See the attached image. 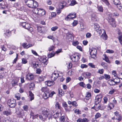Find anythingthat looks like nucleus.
Instances as JSON below:
<instances>
[{"instance_id": "28", "label": "nucleus", "mask_w": 122, "mask_h": 122, "mask_svg": "<svg viewBox=\"0 0 122 122\" xmlns=\"http://www.w3.org/2000/svg\"><path fill=\"white\" fill-rule=\"evenodd\" d=\"M103 56L104 57V58H103V60H105V61L107 63H110V62L109 60V59L106 55V54H104Z\"/></svg>"}, {"instance_id": "50", "label": "nucleus", "mask_w": 122, "mask_h": 122, "mask_svg": "<svg viewBox=\"0 0 122 122\" xmlns=\"http://www.w3.org/2000/svg\"><path fill=\"white\" fill-rule=\"evenodd\" d=\"M114 107V105L112 103H110L109 104L108 107V108H109L110 109H111L113 108Z\"/></svg>"}, {"instance_id": "34", "label": "nucleus", "mask_w": 122, "mask_h": 122, "mask_svg": "<svg viewBox=\"0 0 122 122\" xmlns=\"http://www.w3.org/2000/svg\"><path fill=\"white\" fill-rule=\"evenodd\" d=\"M77 4V3L75 0H72L70 4L71 6H73Z\"/></svg>"}, {"instance_id": "53", "label": "nucleus", "mask_w": 122, "mask_h": 122, "mask_svg": "<svg viewBox=\"0 0 122 122\" xmlns=\"http://www.w3.org/2000/svg\"><path fill=\"white\" fill-rule=\"evenodd\" d=\"M104 70L103 69H99L98 71V73L100 74H102L103 73Z\"/></svg>"}, {"instance_id": "25", "label": "nucleus", "mask_w": 122, "mask_h": 122, "mask_svg": "<svg viewBox=\"0 0 122 122\" xmlns=\"http://www.w3.org/2000/svg\"><path fill=\"white\" fill-rule=\"evenodd\" d=\"M43 97L45 99H46L50 97V93L49 91L47 92L44 93L43 94Z\"/></svg>"}, {"instance_id": "56", "label": "nucleus", "mask_w": 122, "mask_h": 122, "mask_svg": "<svg viewBox=\"0 0 122 122\" xmlns=\"http://www.w3.org/2000/svg\"><path fill=\"white\" fill-rule=\"evenodd\" d=\"M55 54V53H52L48 55V57L50 58H51L54 56Z\"/></svg>"}, {"instance_id": "59", "label": "nucleus", "mask_w": 122, "mask_h": 122, "mask_svg": "<svg viewBox=\"0 0 122 122\" xmlns=\"http://www.w3.org/2000/svg\"><path fill=\"white\" fill-rule=\"evenodd\" d=\"M65 119V117L64 116H61L60 119V120L61 121H64Z\"/></svg>"}, {"instance_id": "22", "label": "nucleus", "mask_w": 122, "mask_h": 122, "mask_svg": "<svg viewBox=\"0 0 122 122\" xmlns=\"http://www.w3.org/2000/svg\"><path fill=\"white\" fill-rule=\"evenodd\" d=\"M16 113L17 114L20 115L21 117H22L25 115L24 112L23 110H21L19 112H17Z\"/></svg>"}, {"instance_id": "63", "label": "nucleus", "mask_w": 122, "mask_h": 122, "mask_svg": "<svg viewBox=\"0 0 122 122\" xmlns=\"http://www.w3.org/2000/svg\"><path fill=\"white\" fill-rule=\"evenodd\" d=\"M22 62L23 64H25L27 62V60L23 58L22 59Z\"/></svg>"}, {"instance_id": "48", "label": "nucleus", "mask_w": 122, "mask_h": 122, "mask_svg": "<svg viewBox=\"0 0 122 122\" xmlns=\"http://www.w3.org/2000/svg\"><path fill=\"white\" fill-rule=\"evenodd\" d=\"M101 65L104 68H107V65L106 63L102 62V63Z\"/></svg>"}, {"instance_id": "52", "label": "nucleus", "mask_w": 122, "mask_h": 122, "mask_svg": "<svg viewBox=\"0 0 122 122\" xmlns=\"http://www.w3.org/2000/svg\"><path fill=\"white\" fill-rule=\"evenodd\" d=\"M79 42L77 41H73L72 42V45L74 46H76L79 44Z\"/></svg>"}, {"instance_id": "41", "label": "nucleus", "mask_w": 122, "mask_h": 122, "mask_svg": "<svg viewBox=\"0 0 122 122\" xmlns=\"http://www.w3.org/2000/svg\"><path fill=\"white\" fill-rule=\"evenodd\" d=\"M98 10L100 12H103V8L101 6H98L97 7Z\"/></svg>"}, {"instance_id": "51", "label": "nucleus", "mask_w": 122, "mask_h": 122, "mask_svg": "<svg viewBox=\"0 0 122 122\" xmlns=\"http://www.w3.org/2000/svg\"><path fill=\"white\" fill-rule=\"evenodd\" d=\"M26 23L25 22H23L20 23V25L22 26L23 28H24L25 27V25Z\"/></svg>"}, {"instance_id": "1", "label": "nucleus", "mask_w": 122, "mask_h": 122, "mask_svg": "<svg viewBox=\"0 0 122 122\" xmlns=\"http://www.w3.org/2000/svg\"><path fill=\"white\" fill-rule=\"evenodd\" d=\"M41 110L42 112V115L39 116V117L43 121L46 120L47 118L49 120L53 116L54 118H56L61 115V113H58L53 110L50 112L49 109L44 107H42Z\"/></svg>"}, {"instance_id": "39", "label": "nucleus", "mask_w": 122, "mask_h": 122, "mask_svg": "<svg viewBox=\"0 0 122 122\" xmlns=\"http://www.w3.org/2000/svg\"><path fill=\"white\" fill-rule=\"evenodd\" d=\"M47 63V61L45 59H44L43 60L42 62V64L43 65H44L45 66H46Z\"/></svg>"}, {"instance_id": "29", "label": "nucleus", "mask_w": 122, "mask_h": 122, "mask_svg": "<svg viewBox=\"0 0 122 122\" xmlns=\"http://www.w3.org/2000/svg\"><path fill=\"white\" fill-rule=\"evenodd\" d=\"M41 91L42 92H44V93L48 92L49 91V89L46 87H43L41 88Z\"/></svg>"}, {"instance_id": "27", "label": "nucleus", "mask_w": 122, "mask_h": 122, "mask_svg": "<svg viewBox=\"0 0 122 122\" xmlns=\"http://www.w3.org/2000/svg\"><path fill=\"white\" fill-rule=\"evenodd\" d=\"M87 119L85 118L83 119H79L77 120V122H87Z\"/></svg>"}, {"instance_id": "20", "label": "nucleus", "mask_w": 122, "mask_h": 122, "mask_svg": "<svg viewBox=\"0 0 122 122\" xmlns=\"http://www.w3.org/2000/svg\"><path fill=\"white\" fill-rule=\"evenodd\" d=\"M118 34L119 35L118 39L120 44L122 45V33L121 32H119Z\"/></svg>"}, {"instance_id": "8", "label": "nucleus", "mask_w": 122, "mask_h": 122, "mask_svg": "<svg viewBox=\"0 0 122 122\" xmlns=\"http://www.w3.org/2000/svg\"><path fill=\"white\" fill-rule=\"evenodd\" d=\"M80 57L81 56L79 54H76L71 56L70 58L73 61L77 62L78 61Z\"/></svg>"}, {"instance_id": "54", "label": "nucleus", "mask_w": 122, "mask_h": 122, "mask_svg": "<svg viewBox=\"0 0 122 122\" xmlns=\"http://www.w3.org/2000/svg\"><path fill=\"white\" fill-rule=\"evenodd\" d=\"M100 114L99 113H97L95 115V118L96 119L97 118L100 117Z\"/></svg>"}, {"instance_id": "47", "label": "nucleus", "mask_w": 122, "mask_h": 122, "mask_svg": "<svg viewBox=\"0 0 122 122\" xmlns=\"http://www.w3.org/2000/svg\"><path fill=\"white\" fill-rule=\"evenodd\" d=\"M15 97L17 98V100H19L20 98V94L19 93L16 94L15 96Z\"/></svg>"}, {"instance_id": "36", "label": "nucleus", "mask_w": 122, "mask_h": 122, "mask_svg": "<svg viewBox=\"0 0 122 122\" xmlns=\"http://www.w3.org/2000/svg\"><path fill=\"white\" fill-rule=\"evenodd\" d=\"M11 34V32L9 30H7L6 31L5 33V35L7 36H9Z\"/></svg>"}, {"instance_id": "61", "label": "nucleus", "mask_w": 122, "mask_h": 122, "mask_svg": "<svg viewBox=\"0 0 122 122\" xmlns=\"http://www.w3.org/2000/svg\"><path fill=\"white\" fill-rule=\"evenodd\" d=\"M31 51L32 53L35 55L36 56H38V55L37 53L35 51L33 50H31Z\"/></svg>"}, {"instance_id": "12", "label": "nucleus", "mask_w": 122, "mask_h": 122, "mask_svg": "<svg viewBox=\"0 0 122 122\" xmlns=\"http://www.w3.org/2000/svg\"><path fill=\"white\" fill-rule=\"evenodd\" d=\"M58 73L54 72L52 74V76H51V79L52 81H55L56 80V79L58 77Z\"/></svg>"}, {"instance_id": "23", "label": "nucleus", "mask_w": 122, "mask_h": 122, "mask_svg": "<svg viewBox=\"0 0 122 122\" xmlns=\"http://www.w3.org/2000/svg\"><path fill=\"white\" fill-rule=\"evenodd\" d=\"M45 84L48 86H51L54 84V82L53 81H47L45 82Z\"/></svg>"}, {"instance_id": "43", "label": "nucleus", "mask_w": 122, "mask_h": 122, "mask_svg": "<svg viewBox=\"0 0 122 122\" xmlns=\"http://www.w3.org/2000/svg\"><path fill=\"white\" fill-rule=\"evenodd\" d=\"M78 23V22L77 20H74L72 23V25L73 26H75Z\"/></svg>"}, {"instance_id": "46", "label": "nucleus", "mask_w": 122, "mask_h": 122, "mask_svg": "<svg viewBox=\"0 0 122 122\" xmlns=\"http://www.w3.org/2000/svg\"><path fill=\"white\" fill-rule=\"evenodd\" d=\"M35 87V84L33 83H31L29 86V87L30 89L33 88Z\"/></svg>"}, {"instance_id": "31", "label": "nucleus", "mask_w": 122, "mask_h": 122, "mask_svg": "<svg viewBox=\"0 0 122 122\" xmlns=\"http://www.w3.org/2000/svg\"><path fill=\"white\" fill-rule=\"evenodd\" d=\"M55 108L56 109H60L61 107L59 103L57 102L55 104Z\"/></svg>"}, {"instance_id": "58", "label": "nucleus", "mask_w": 122, "mask_h": 122, "mask_svg": "<svg viewBox=\"0 0 122 122\" xmlns=\"http://www.w3.org/2000/svg\"><path fill=\"white\" fill-rule=\"evenodd\" d=\"M72 105L73 106L76 107L77 106L76 102L75 101H73L72 102Z\"/></svg>"}, {"instance_id": "3", "label": "nucleus", "mask_w": 122, "mask_h": 122, "mask_svg": "<svg viewBox=\"0 0 122 122\" xmlns=\"http://www.w3.org/2000/svg\"><path fill=\"white\" fill-rule=\"evenodd\" d=\"M112 14H111L108 15V21L112 26L115 27L116 26V22L115 20L112 17Z\"/></svg>"}, {"instance_id": "4", "label": "nucleus", "mask_w": 122, "mask_h": 122, "mask_svg": "<svg viewBox=\"0 0 122 122\" xmlns=\"http://www.w3.org/2000/svg\"><path fill=\"white\" fill-rule=\"evenodd\" d=\"M112 14H111L108 15V21L112 26L115 27L116 26V22L115 20L112 17Z\"/></svg>"}, {"instance_id": "40", "label": "nucleus", "mask_w": 122, "mask_h": 122, "mask_svg": "<svg viewBox=\"0 0 122 122\" xmlns=\"http://www.w3.org/2000/svg\"><path fill=\"white\" fill-rule=\"evenodd\" d=\"M101 100V99L98 97H96L95 100V103L97 102V103H99Z\"/></svg>"}, {"instance_id": "19", "label": "nucleus", "mask_w": 122, "mask_h": 122, "mask_svg": "<svg viewBox=\"0 0 122 122\" xmlns=\"http://www.w3.org/2000/svg\"><path fill=\"white\" fill-rule=\"evenodd\" d=\"M19 80V78H17L13 80L12 82V86H14L17 85L18 82Z\"/></svg>"}, {"instance_id": "33", "label": "nucleus", "mask_w": 122, "mask_h": 122, "mask_svg": "<svg viewBox=\"0 0 122 122\" xmlns=\"http://www.w3.org/2000/svg\"><path fill=\"white\" fill-rule=\"evenodd\" d=\"M45 78V76H39L38 77V79L39 81L40 82L44 81Z\"/></svg>"}, {"instance_id": "57", "label": "nucleus", "mask_w": 122, "mask_h": 122, "mask_svg": "<svg viewBox=\"0 0 122 122\" xmlns=\"http://www.w3.org/2000/svg\"><path fill=\"white\" fill-rule=\"evenodd\" d=\"M113 2L114 4L116 5H117L120 3L118 0H114L113 1Z\"/></svg>"}, {"instance_id": "18", "label": "nucleus", "mask_w": 122, "mask_h": 122, "mask_svg": "<svg viewBox=\"0 0 122 122\" xmlns=\"http://www.w3.org/2000/svg\"><path fill=\"white\" fill-rule=\"evenodd\" d=\"M115 115L118 118L117 120L118 121H120L122 119V117L119 114V112H116L114 113Z\"/></svg>"}, {"instance_id": "16", "label": "nucleus", "mask_w": 122, "mask_h": 122, "mask_svg": "<svg viewBox=\"0 0 122 122\" xmlns=\"http://www.w3.org/2000/svg\"><path fill=\"white\" fill-rule=\"evenodd\" d=\"M101 106L99 103H97V102L95 103V104L94 107H92V108H94L95 109L96 111H97L100 109Z\"/></svg>"}, {"instance_id": "44", "label": "nucleus", "mask_w": 122, "mask_h": 122, "mask_svg": "<svg viewBox=\"0 0 122 122\" xmlns=\"http://www.w3.org/2000/svg\"><path fill=\"white\" fill-rule=\"evenodd\" d=\"M106 52L107 53H108L110 54H112L114 53V51H113L112 50L108 49L107 50Z\"/></svg>"}, {"instance_id": "5", "label": "nucleus", "mask_w": 122, "mask_h": 122, "mask_svg": "<svg viewBox=\"0 0 122 122\" xmlns=\"http://www.w3.org/2000/svg\"><path fill=\"white\" fill-rule=\"evenodd\" d=\"M34 12L35 14H38L40 16H43L46 14L45 11L43 9L35 8Z\"/></svg>"}, {"instance_id": "26", "label": "nucleus", "mask_w": 122, "mask_h": 122, "mask_svg": "<svg viewBox=\"0 0 122 122\" xmlns=\"http://www.w3.org/2000/svg\"><path fill=\"white\" fill-rule=\"evenodd\" d=\"M91 75V74L88 72H86L83 74V76L85 78H89V76Z\"/></svg>"}, {"instance_id": "2", "label": "nucleus", "mask_w": 122, "mask_h": 122, "mask_svg": "<svg viewBox=\"0 0 122 122\" xmlns=\"http://www.w3.org/2000/svg\"><path fill=\"white\" fill-rule=\"evenodd\" d=\"M26 5L30 8H35L38 6V3L34 0H25Z\"/></svg>"}, {"instance_id": "13", "label": "nucleus", "mask_w": 122, "mask_h": 122, "mask_svg": "<svg viewBox=\"0 0 122 122\" xmlns=\"http://www.w3.org/2000/svg\"><path fill=\"white\" fill-rule=\"evenodd\" d=\"M26 78L28 80H32L34 79V76L33 74H32L28 73L26 76Z\"/></svg>"}, {"instance_id": "7", "label": "nucleus", "mask_w": 122, "mask_h": 122, "mask_svg": "<svg viewBox=\"0 0 122 122\" xmlns=\"http://www.w3.org/2000/svg\"><path fill=\"white\" fill-rule=\"evenodd\" d=\"M90 53L91 56V57H89L90 59L91 58L95 59L96 58V54L97 52V50L94 48L90 50Z\"/></svg>"}, {"instance_id": "62", "label": "nucleus", "mask_w": 122, "mask_h": 122, "mask_svg": "<svg viewBox=\"0 0 122 122\" xmlns=\"http://www.w3.org/2000/svg\"><path fill=\"white\" fill-rule=\"evenodd\" d=\"M88 65L91 67L93 68H95V66L92 63H89Z\"/></svg>"}, {"instance_id": "14", "label": "nucleus", "mask_w": 122, "mask_h": 122, "mask_svg": "<svg viewBox=\"0 0 122 122\" xmlns=\"http://www.w3.org/2000/svg\"><path fill=\"white\" fill-rule=\"evenodd\" d=\"M102 34L101 36V37L104 40H106L107 38V35L106 34L105 30L103 29H102L101 31Z\"/></svg>"}, {"instance_id": "38", "label": "nucleus", "mask_w": 122, "mask_h": 122, "mask_svg": "<svg viewBox=\"0 0 122 122\" xmlns=\"http://www.w3.org/2000/svg\"><path fill=\"white\" fill-rule=\"evenodd\" d=\"M29 107L27 105H25L22 107V108L23 110L25 111H28Z\"/></svg>"}, {"instance_id": "42", "label": "nucleus", "mask_w": 122, "mask_h": 122, "mask_svg": "<svg viewBox=\"0 0 122 122\" xmlns=\"http://www.w3.org/2000/svg\"><path fill=\"white\" fill-rule=\"evenodd\" d=\"M59 93L60 95L62 96L64 95V92L62 91L61 89H60L59 90Z\"/></svg>"}, {"instance_id": "6", "label": "nucleus", "mask_w": 122, "mask_h": 122, "mask_svg": "<svg viewBox=\"0 0 122 122\" xmlns=\"http://www.w3.org/2000/svg\"><path fill=\"white\" fill-rule=\"evenodd\" d=\"M120 78L117 77L113 79L109 80L108 81V83L110 85H115L116 84L120 82Z\"/></svg>"}, {"instance_id": "45", "label": "nucleus", "mask_w": 122, "mask_h": 122, "mask_svg": "<svg viewBox=\"0 0 122 122\" xmlns=\"http://www.w3.org/2000/svg\"><path fill=\"white\" fill-rule=\"evenodd\" d=\"M58 28V27L57 26L52 27L51 28V30L52 31H55Z\"/></svg>"}, {"instance_id": "11", "label": "nucleus", "mask_w": 122, "mask_h": 122, "mask_svg": "<svg viewBox=\"0 0 122 122\" xmlns=\"http://www.w3.org/2000/svg\"><path fill=\"white\" fill-rule=\"evenodd\" d=\"M94 27L95 30L99 33V34H100L101 33H102L101 31H102V29H101L100 28L98 24L97 23L95 24L94 25Z\"/></svg>"}, {"instance_id": "21", "label": "nucleus", "mask_w": 122, "mask_h": 122, "mask_svg": "<svg viewBox=\"0 0 122 122\" xmlns=\"http://www.w3.org/2000/svg\"><path fill=\"white\" fill-rule=\"evenodd\" d=\"M91 17L92 19L94 21H97L98 20L97 16L94 14H93L92 15Z\"/></svg>"}, {"instance_id": "49", "label": "nucleus", "mask_w": 122, "mask_h": 122, "mask_svg": "<svg viewBox=\"0 0 122 122\" xmlns=\"http://www.w3.org/2000/svg\"><path fill=\"white\" fill-rule=\"evenodd\" d=\"M55 48V47L54 46H52L49 48L48 50L50 51H51L54 49Z\"/></svg>"}, {"instance_id": "35", "label": "nucleus", "mask_w": 122, "mask_h": 122, "mask_svg": "<svg viewBox=\"0 0 122 122\" xmlns=\"http://www.w3.org/2000/svg\"><path fill=\"white\" fill-rule=\"evenodd\" d=\"M3 113L4 115L8 116L11 114V113L10 111H5Z\"/></svg>"}, {"instance_id": "55", "label": "nucleus", "mask_w": 122, "mask_h": 122, "mask_svg": "<svg viewBox=\"0 0 122 122\" xmlns=\"http://www.w3.org/2000/svg\"><path fill=\"white\" fill-rule=\"evenodd\" d=\"M104 76L105 77V79H108L110 78V77L109 75L107 74H104Z\"/></svg>"}, {"instance_id": "32", "label": "nucleus", "mask_w": 122, "mask_h": 122, "mask_svg": "<svg viewBox=\"0 0 122 122\" xmlns=\"http://www.w3.org/2000/svg\"><path fill=\"white\" fill-rule=\"evenodd\" d=\"M61 7L59 8H58L56 10V12L57 14L59 15V14L61 12V9H63L64 7V6L63 5H61Z\"/></svg>"}, {"instance_id": "24", "label": "nucleus", "mask_w": 122, "mask_h": 122, "mask_svg": "<svg viewBox=\"0 0 122 122\" xmlns=\"http://www.w3.org/2000/svg\"><path fill=\"white\" fill-rule=\"evenodd\" d=\"M33 67L35 68H40V67H41L40 64H39L38 62L33 63Z\"/></svg>"}, {"instance_id": "30", "label": "nucleus", "mask_w": 122, "mask_h": 122, "mask_svg": "<svg viewBox=\"0 0 122 122\" xmlns=\"http://www.w3.org/2000/svg\"><path fill=\"white\" fill-rule=\"evenodd\" d=\"M29 95L30 97V100L31 101L34 99V94L31 91L29 92Z\"/></svg>"}, {"instance_id": "15", "label": "nucleus", "mask_w": 122, "mask_h": 122, "mask_svg": "<svg viewBox=\"0 0 122 122\" xmlns=\"http://www.w3.org/2000/svg\"><path fill=\"white\" fill-rule=\"evenodd\" d=\"M22 46L25 49H27L28 48L32 46V45L31 44H27L26 43H24L21 44Z\"/></svg>"}, {"instance_id": "64", "label": "nucleus", "mask_w": 122, "mask_h": 122, "mask_svg": "<svg viewBox=\"0 0 122 122\" xmlns=\"http://www.w3.org/2000/svg\"><path fill=\"white\" fill-rule=\"evenodd\" d=\"M75 113L77 114H80L81 113V111L78 109H76L75 111Z\"/></svg>"}, {"instance_id": "9", "label": "nucleus", "mask_w": 122, "mask_h": 122, "mask_svg": "<svg viewBox=\"0 0 122 122\" xmlns=\"http://www.w3.org/2000/svg\"><path fill=\"white\" fill-rule=\"evenodd\" d=\"M8 104L10 107H14L16 105L15 100L13 99H11L9 100Z\"/></svg>"}, {"instance_id": "37", "label": "nucleus", "mask_w": 122, "mask_h": 122, "mask_svg": "<svg viewBox=\"0 0 122 122\" xmlns=\"http://www.w3.org/2000/svg\"><path fill=\"white\" fill-rule=\"evenodd\" d=\"M91 97V94L90 93H88L86 94V99L89 100V99Z\"/></svg>"}, {"instance_id": "60", "label": "nucleus", "mask_w": 122, "mask_h": 122, "mask_svg": "<svg viewBox=\"0 0 122 122\" xmlns=\"http://www.w3.org/2000/svg\"><path fill=\"white\" fill-rule=\"evenodd\" d=\"M79 85L83 87H84L85 86V84L83 82H80L79 83Z\"/></svg>"}, {"instance_id": "10", "label": "nucleus", "mask_w": 122, "mask_h": 122, "mask_svg": "<svg viewBox=\"0 0 122 122\" xmlns=\"http://www.w3.org/2000/svg\"><path fill=\"white\" fill-rule=\"evenodd\" d=\"M76 17V14L75 13H71L68 15L65 18V20L67 21H69L75 18Z\"/></svg>"}, {"instance_id": "17", "label": "nucleus", "mask_w": 122, "mask_h": 122, "mask_svg": "<svg viewBox=\"0 0 122 122\" xmlns=\"http://www.w3.org/2000/svg\"><path fill=\"white\" fill-rule=\"evenodd\" d=\"M24 28L29 30L31 32L33 30V28L31 27L30 24L27 23H26V25H25V27Z\"/></svg>"}]
</instances>
